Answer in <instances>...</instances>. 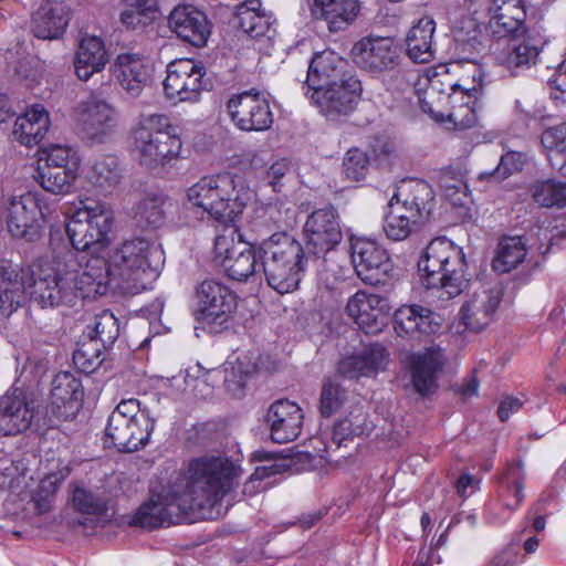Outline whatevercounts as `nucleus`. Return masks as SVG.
Masks as SVG:
<instances>
[{"instance_id": "3", "label": "nucleus", "mask_w": 566, "mask_h": 566, "mask_svg": "<svg viewBox=\"0 0 566 566\" xmlns=\"http://www.w3.org/2000/svg\"><path fill=\"white\" fill-rule=\"evenodd\" d=\"M187 198L208 219L228 227L238 221L252 199V191L237 175L223 172L201 177L188 188Z\"/></svg>"}, {"instance_id": "19", "label": "nucleus", "mask_w": 566, "mask_h": 566, "mask_svg": "<svg viewBox=\"0 0 566 566\" xmlns=\"http://www.w3.org/2000/svg\"><path fill=\"white\" fill-rule=\"evenodd\" d=\"M350 256L357 276L369 285L384 284L391 269L386 249L365 237L350 239Z\"/></svg>"}, {"instance_id": "1", "label": "nucleus", "mask_w": 566, "mask_h": 566, "mask_svg": "<svg viewBox=\"0 0 566 566\" xmlns=\"http://www.w3.org/2000/svg\"><path fill=\"white\" fill-rule=\"evenodd\" d=\"M106 263L88 258L83 265L72 250L55 255L33 271L9 261L0 262V315L9 317L25 301L27 293L42 308L75 306L78 301L106 294Z\"/></svg>"}, {"instance_id": "64", "label": "nucleus", "mask_w": 566, "mask_h": 566, "mask_svg": "<svg viewBox=\"0 0 566 566\" xmlns=\"http://www.w3.org/2000/svg\"><path fill=\"white\" fill-rule=\"evenodd\" d=\"M290 170V164L286 159H280L273 163L268 171L266 177L269 184L276 190V187L280 185V180L285 176V174Z\"/></svg>"}, {"instance_id": "62", "label": "nucleus", "mask_w": 566, "mask_h": 566, "mask_svg": "<svg viewBox=\"0 0 566 566\" xmlns=\"http://www.w3.org/2000/svg\"><path fill=\"white\" fill-rule=\"evenodd\" d=\"M71 469L69 465L59 468L56 471L48 473L40 483V489L46 494H54L62 482L70 475Z\"/></svg>"}, {"instance_id": "12", "label": "nucleus", "mask_w": 566, "mask_h": 566, "mask_svg": "<svg viewBox=\"0 0 566 566\" xmlns=\"http://www.w3.org/2000/svg\"><path fill=\"white\" fill-rule=\"evenodd\" d=\"M160 255V252L148 240L135 238L124 241L114 250L109 259L103 255H91V258H101L106 263L108 292L112 281L119 280L122 283L136 285L140 275L153 268V259Z\"/></svg>"}, {"instance_id": "15", "label": "nucleus", "mask_w": 566, "mask_h": 566, "mask_svg": "<svg viewBox=\"0 0 566 566\" xmlns=\"http://www.w3.org/2000/svg\"><path fill=\"white\" fill-rule=\"evenodd\" d=\"M304 249L317 261L334 250L343 239L340 217L337 209L327 205L308 214L304 224Z\"/></svg>"}, {"instance_id": "59", "label": "nucleus", "mask_w": 566, "mask_h": 566, "mask_svg": "<svg viewBox=\"0 0 566 566\" xmlns=\"http://www.w3.org/2000/svg\"><path fill=\"white\" fill-rule=\"evenodd\" d=\"M525 156L518 151H509L502 155L495 170L490 174L495 179H503L523 169Z\"/></svg>"}, {"instance_id": "23", "label": "nucleus", "mask_w": 566, "mask_h": 566, "mask_svg": "<svg viewBox=\"0 0 566 566\" xmlns=\"http://www.w3.org/2000/svg\"><path fill=\"white\" fill-rule=\"evenodd\" d=\"M117 111L107 101L92 95L80 105L78 124L83 136L93 143H103L115 129Z\"/></svg>"}, {"instance_id": "46", "label": "nucleus", "mask_w": 566, "mask_h": 566, "mask_svg": "<svg viewBox=\"0 0 566 566\" xmlns=\"http://www.w3.org/2000/svg\"><path fill=\"white\" fill-rule=\"evenodd\" d=\"M384 217L382 229L386 237L392 241H402L422 226L416 218L406 212L399 205L388 207Z\"/></svg>"}, {"instance_id": "37", "label": "nucleus", "mask_w": 566, "mask_h": 566, "mask_svg": "<svg viewBox=\"0 0 566 566\" xmlns=\"http://www.w3.org/2000/svg\"><path fill=\"white\" fill-rule=\"evenodd\" d=\"M50 125L48 111L36 104L15 119L13 134L21 144L31 147L45 137Z\"/></svg>"}, {"instance_id": "17", "label": "nucleus", "mask_w": 566, "mask_h": 566, "mask_svg": "<svg viewBox=\"0 0 566 566\" xmlns=\"http://www.w3.org/2000/svg\"><path fill=\"white\" fill-rule=\"evenodd\" d=\"M205 76L206 69L200 62L190 59L174 61L167 67L164 91L169 99L197 101L209 85Z\"/></svg>"}, {"instance_id": "38", "label": "nucleus", "mask_w": 566, "mask_h": 566, "mask_svg": "<svg viewBox=\"0 0 566 566\" xmlns=\"http://www.w3.org/2000/svg\"><path fill=\"white\" fill-rule=\"evenodd\" d=\"M436 30L434 20L424 15L408 31L406 36L407 55L415 63H429L434 57L432 39Z\"/></svg>"}, {"instance_id": "2", "label": "nucleus", "mask_w": 566, "mask_h": 566, "mask_svg": "<svg viewBox=\"0 0 566 566\" xmlns=\"http://www.w3.org/2000/svg\"><path fill=\"white\" fill-rule=\"evenodd\" d=\"M234 475L230 459L203 455L190 460L168 484L190 515L208 520L220 514L221 500L231 490Z\"/></svg>"}, {"instance_id": "21", "label": "nucleus", "mask_w": 566, "mask_h": 566, "mask_svg": "<svg viewBox=\"0 0 566 566\" xmlns=\"http://www.w3.org/2000/svg\"><path fill=\"white\" fill-rule=\"evenodd\" d=\"M363 85L357 75H350L339 84L327 86L307 96L328 120L348 116L357 106Z\"/></svg>"}, {"instance_id": "57", "label": "nucleus", "mask_w": 566, "mask_h": 566, "mask_svg": "<svg viewBox=\"0 0 566 566\" xmlns=\"http://www.w3.org/2000/svg\"><path fill=\"white\" fill-rule=\"evenodd\" d=\"M367 307L371 315V318L367 319L373 323L371 326H374V332L377 334L386 326L391 305L386 296L367 293Z\"/></svg>"}, {"instance_id": "4", "label": "nucleus", "mask_w": 566, "mask_h": 566, "mask_svg": "<svg viewBox=\"0 0 566 566\" xmlns=\"http://www.w3.org/2000/svg\"><path fill=\"white\" fill-rule=\"evenodd\" d=\"M260 269L268 285L280 294L298 289L313 258L287 232H275L259 243Z\"/></svg>"}, {"instance_id": "6", "label": "nucleus", "mask_w": 566, "mask_h": 566, "mask_svg": "<svg viewBox=\"0 0 566 566\" xmlns=\"http://www.w3.org/2000/svg\"><path fill=\"white\" fill-rule=\"evenodd\" d=\"M130 139L139 163L151 169L179 158L182 148L177 128L166 114H142L132 128Z\"/></svg>"}, {"instance_id": "9", "label": "nucleus", "mask_w": 566, "mask_h": 566, "mask_svg": "<svg viewBox=\"0 0 566 566\" xmlns=\"http://www.w3.org/2000/svg\"><path fill=\"white\" fill-rule=\"evenodd\" d=\"M258 223L231 229L229 234H219L214 239V261L228 277L245 282L260 269Z\"/></svg>"}, {"instance_id": "29", "label": "nucleus", "mask_w": 566, "mask_h": 566, "mask_svg": "<svg viewBox=\"0 0 566 566\" xmlns=\"http://www.w3.org/2000/svg\"><path fill=\"white\" fill-rule=\"evenodd\" d=\"M502 301L497 289H481L470 295L460 310V319L465 328L480 332L488 326Z\"/></svg>"}, {"instance_id": "16", "label": "nucleus", "mask_w": 566, "mask_h": 566, "mask_svg": "<svg viewBox=\"0 0 566 566\" xmlns=\"http://www.w3.org/2000/svg\"><path fill=\"white\" fill-rule=\"evenodd\" d=\"M505 43L496 42L491 46L492 57L499 66L504 67L511 75H520L522 72L536 65L543 51L546 39L539 34L527 31L521 38H506Z\"/></svg>"}, {"instance_id": "52", "label": "nucleus", "mask_w": 566, "mask_h": 566, "mask_svg": "<svg viewBox=\"0 0 566 566\" xmlns=\"http://www.w3.org/2000/svg\"><path fill=\"white\" fill-rule=\"evenodd\" d=\"M476 86L461 91V99L465 98L467 101L452 107L449 117L460 129L473 127L478 122V116L474 111L476 98L472 94L473 92L476 93Z\"/></svg>"}, {"instance_id": "24", "label": "nucleus", "mask_w": 566, "mask_h": 566, "mask_svg": "<svg viewBox=\"0 0 566 566\" xmlns=\"http://www.w3.org/2000/svg\"><path fill=\"white\" fill-rule=\"evenodd\" d=\"M350 75H357L348 62L332 51L316 53L307 69V76L304 83L305 95L316 93L331 85L339 84Z\"/></svg>"}, {"instance_id": "28", "label": "nucleus", "mask_w": 566, "mask_h": 566, "mask_svg": "<svg viewBox=\"0 0 566 566\" xmlns=\"http://www.w3.org/2000/svg\"><path fill=\"white\" fill-rule=\"evenodd\" d=\"M33 407L21 389L7 391L0 397V436H15L29 429Z\"/></svg>"}, {"instance_id": "60", "label": "nucleus", "mask_w": 566, "mask_h": 566, "mask_svg": "<svg viewBox=\"0 0 566 566\" xmlns=\"http://www.w3.org/2000/svg\"><path fill=\"white\" fill-rule=\"evenodd\" d=\"M361 432L359 427H354L353 422L348 418H344L337 421L332 430L331 446H335V449H339L343 446L346 447V442L353 440V438Z\"/></svg>"}, {"instance_id": "7", "label": "nucleus", "mask_w": 566, "mask_h": 566, "mask_svg": "<svg viewBox=\"0 0 566 566\" xmlns=\"http://www.w3.org/2000/svg\"><path fill=\"white\" fill-rule=\"evenodd\" d=\"M155 424L149 409L138 399H123L108 416L104 442L120 452L140 450L150 442Z\"/></svg>"}, {"instance_id": "44", "label": "nucleus", "mask_w": 566, "mask_h": 566, "mask_svg": "<svg viewBox=\"0 0 566 566\" xmlns=\"http://www.w3.org/2000/svg\"><path fill=\"white\" fill-rule=\"evenodd\" d=\"M84 334L88 337V342L103 349H108L118 338V319L112 312L103 311L93 317L92 323L86 326Z\"/></svg>"}, {"instance_id": "56", "label": "nucleus", "mask_w": 566, "mask_h": 566, "mask_svg": "<svg viewBox=\"0 0 566 566\" xmlns=\"http://www.w3.org/2000/svg\"><path fill=\"white\" fill-rule=\"evenodd\" d=\"M103 348L91 342H84L73 353L75 366L85 374H91L102 364Z\"/></svg>"}, {"instance_id": "47", "label": "nucleus", "mask_w": 566, "mask_h": 566, "mask_svg": "<svg viewBox=\"0 0 566 566\" xmlns=\"http://www.w3.org/2000/svg\"><path fill=\"white\" fill-rule=\"evenodd\" d=\"M80 156L77 151L66 145L52 144L42 148L38 159L36 167L56 166L67 169L80 168Z\"/></svg>"}, {"instance_id": "40", "label": "nucleus", "mask_w": 566, "mask_h": 566, "mask_svg": "<svg viewBox=\"0 0 566 566\" xmlns=\"http://www.w3.org/2000/svg\"><path fill=\"white\" fill-rule=\"evenodd\" d=\"M122 179V169L119 160L114 155H103L97 157L88 172V180L101 195L112 193L119 185Z\"/></svg>"}, {"instance_id": "31", "label": "nucleus", "mask_w": 566, "mask_h": 566, "mask_svg": "<svg viewBox=\"0 0 566 566\" xmlns=\"http://www.w3.org/2000/svg\"><path fill=\"white\" fill-rule=\"evenodd\" d=\"M114 72L124 91L138 96L147 85L151 66L146 56L139 53L124 52L116 56Z\"/></svg>"}, {"instance_id": "18", "label": "nucleus", "mask_w": 566, "mask_h": 566, "mask_svg": "<svg viewBox=\"0 0 566 566\" xmlns=\"http://www.w3.org/2000/svg\"><path fill=\"white\" fill-rule=\"evenodd\" d=\"M486 17V31L496 42L506 38H521L531 31L525 0H491Z\"/></svg>"}, {"instance_id": "8", "label": "nucleus", "mask_w": 566, "mask_h": 566, "mask_svg": "<svg viewBox=\"0 0 566 566\" xmlns=\"http://www.w3.org/2000/svg\"><path fill=\"white\" fill-rule=\"evenodd\" d=\"M113 224V212L105 203L83 198L66 223V234L75 251H91L92 255H101L111 242Z\"/></svg>"}, {"instance_id": "5", "label": "nucleus", "mask_w": 566, "mask_h": 566, "mask_svg": "<svg viewBox=\"0 0 566 566\" xmlns=\"http://www.w3.org/2000/svg\"><path fill=\"white\" fill-rule=\"evenodd\" d=\"M418 271L422 284L427 289H436L441 300L453 298L465 287V255L447 238L429 242L418 260Z\"/></svg>"}, {"instance_id": "32", "label": "nucleus", "mask_w": 566, "mask_h": 566, "mask_svg": "<svg viewBox=\"0 0 566 566\" xmlns=\"http://www.w3.org/2000/svg\"><path fill=\"white\" fill-rule=\"evenodd\" d=\"M107 63L104 41L96 35L83 36L74 57V71L78 80L88 81L95 73L102 72Z\"/></svg>"}, {"instance_id": "45", "label": "nucleus", "mask_w": 566, "mask_h": 566, "mask_svg": "<svg viewBox=\"0 0 566 566\" xmlns=\"http://www.w3.org/2000/svg\"><path fill=\"white\" fill-rule=\"evenodd\" d=\"M541 144L547 151L552 168L566 176V124L545 129L541 136Z\"/></svg>"}, {"instance_id": "34", "label": "nucleus", "mask_w": 566, "mask_h": 566, "mask_svg": "<svg viewBox=\"0 0 566 566\" xmlns=\"http://www.w3.org/2000/svg\"><path fill=\"white\" fill-rule=\"evenodd\" d=\"M69 22L70 12L64 3H46L33 14L31 31L38 39H57L64 33Z\"/></svg>"}, {"instance_id": "10", "label": "nucleus", "mask_w": 566, "mask_h": 566, "mask_svg": "<svg viewBox=\"0 0 566 566\" xmlns=\"http://www.w3.org/2000/svg\"><path fill=\"white\" fill-rule=\"evenodd\" d=\"M238 295L219 280L206 279L195 286L192 316L203 331L221 334L234 325Z\"/></svg>"}, {"instance_id": "43", "label": "nucleus", "mask_w": 566, "mask_h": 566, "mask_svg": "<svg viewBox=\"0 0 566 566\" xmlns=\"http://www.w3.org/2000/svg\"><path fill=\"white\" fill-rule=\"evenodd\" d=\"M123 4L119 21L126 29L143 30L157 18V0H123Z\"/></svg>"}, {"instance_id": "11", "label": "nucleus", "mask_w": 566, "mask_h": 566, "mask_svg": "<svg viewBox=\"0 0 566 566\" xmlns=\"http://www.w3.org/2000/svg\"><path fill=\"white\" fill-rule=\"evenodd\" d=\"M354 64L370 76L379 78L391 74L398 85L405 76L401 72L405 60L399 42L392 36L366 35L354 43L350 50Z\"/></svg>"}, {"instance_id": "50", "label": "nucleus", "mask_w": 566, "mask_h": 566, "mask_svg": "<svg viewBox=\"0 0 566 566\" xmlns=\"http://www.w3.org/2000/svg\"><path fill=\"white\" fill-rule=\"evenodd\" d=\"M163 206V196L147 195L137 203L135 217L143 227L158 228L165 219Z\"/></svg>"}, {"instance_id": "53", "label": "nucleus", "mask_w": 566, "mask_h": 566, "mask_svg": "<svg viewBox=\"0 0 566 566\" xmlns=\"http://www.w3.org/2000/svg\"><path fill=\"white\" fill-rule=\"evenodd\" d=\"M72 502L75 510L83 514L103 515L107 511V502L103 496L82 486L74 488Z\"/></svg>"}, {"instance_id": "36", "label": "nucleus", "mask_w": 566, "mask_h": 566, "mask_svg": "<svg viewBox=\"0 0 566 566\" xmlns=\"http://www.w3.org/2000/svg\"><path fill=\"white\" fill-rule=\"evenodd\" d=\"M84 390L80 378L70 371H61L52 380L51 403L52 406L65 409L61 415L77 411L83 401Z\"/></svg>"}, {"instance_id": "51", "label": "nucleus", "mask_w": 566, "mask_h": 566, "mask_svg": "<svg viewBox=\"0 0 566 566\" xmlns=\"http://www.w3.org/2000/svg\"><path fill=\"white\" fill-rule=\"evenodd\" d=\"M347 399V391L338 382L326 379L323 382L319 397V412L328 418L339 411Z\"/></svg>"}, {"instance_id": "42", "label": "nucleus", "mask_w": 566, "mask_h": 566, "mask_svg": "<svg viewBox=\"0 0 566 566\" xmlns=\"http://www.w3.org/2000/svg\"><path fill=\"white\" fill-rule=\"evenodd\" d=\"M78 176V168L67 169L46 165L36 167L33 175L34 180L46 191L54 195L69 193Z\"/></svg>"}, {"instance_id": "27", "label": "nucleus", "mask_w": 566, "mask_h": 566, "mask_svg": "<svg viewBox=\"0 0 566 566\" xmlns=\"http://www.w3.org/2000/svg\"><path fill=\"white\" fill-rule=\"evenodd\" d=\"M446 363V356L439 346H430L423 352L409 356V369L415 390L427 396L438 387V375Z\"/></svg>"}, {"instance_id": "20", "label": "nucleus", "mask_w": 566, "mask_h": 566, "mask_svg": "<svg viewBox=\"0 0 566 566\" xmlns=\"http://www.w3.org/2000/svg\"><path fill=\"white\" fill-rule=\"evenodd\" d=\"M186 507L178 499V495L168 484L163 488L161 493L144 503L132 518V524L142 528L154 530L170 524L181 523L190 517Z\"/></svg>"}, {"instance_id": "39", "label": "nucleus", "mask_w": 566, "mask_h": 566, "mask_svg": "<svg viewBox=\"0 0 566 566\" xmlns=\"http://www.w3.org/2000/svg\"><path fill=\"white\" fill-rule=\"evenodd\" d=\"M235 15L240 29L253 39L266 35L273 23L272 15L262 9L260 0H247L237 4Z\"/></svg>"}, {"instance_id": "25", "label": "nucleus", "mask_w": 566, "mask_h": 566, "mask_svg": "<svg viewBox=\"0 0 566 566\" xmlns=\"http://www.w3.org/2000/svg\"><path fill=\"white\" fill-rule=\"evenodd\" d=\"M395 202L421 224L429 220L437 205L432 187L422 179L403 181L389 200L388 207H394Z\"/></svg>"}, {"instance_id": "33", "label": "nucleus", "mask_w": 566, "mask_h": 566, "mask_svg": "<svg viewBox=\"0 0 566 566\" xmlns=\"http://www.w3.org/2000/svg\"><path fill=\"white\" fill-rule=\"evenodd\" d=\"M389 360L386 348L375 344L361 353L343 358L338 371L347 378L370 377L384 370Z\"/></svg>"}, {"instance_id": "35", "label": "nucleus", "mask_w": 566, "mask_h": 566, "mask_svg": "<svg viewBox=\"0 0 566 566\" xmlns=\"http://www.w3.org/2000/svg\"><path fill=\"white\" fill-rule=\"evenodd\" d=\"M314 14L327 23L331 32L352 24L360 10L359 0H313Z\"/></svg>"}, {"instance_id": "58", "label": "nucleus", "mask_w": 566, "mask_h": 566, "mask_svg": "<svg viewBox=\"0 0 566 566\" xmlns=\"http://www.w3.org/2000/svg\"><path fill=\"white\" fill-rule=\"evenodd\" d=\"M420 314L415 324V338L421 340L437 334L441 328V317L428 307L420 308Z\"/></svg>"}, {"instance_id": "63", "label": "nucleus", "mask_w": 566, "mask_h": 566, "mask_svg": "<svg viewBox=\"0 0 566 566\" xmlns=\"http://www.w3.org/2000/svg\"><path fill=\"white\" fill-rule=\"evenodd\" d=\"M440 84V77L434 76L429 80L428 86L423 90L422 93L418 94V101L421 109L429 114L431 117H436V111L433 107L432 99L436 96Z\"/></svg>"}, {"instance_id": "48", "label": "nucleus", "mask_w": 566, "mask_h": 566, "mask_svg": "<svg viewBox=\"0 0 566 566\" xmlns=\"http://www.w3.org/2000/svg\"><path fill=\"white\" fill-rule=\"evenodd\" d=\"M534 201L542 207H565L566 206V182L554 180L536 181L531 187Z\"/></svg>"}, {"instance_id": "22", "label": "nucleus", "mask_w": 566, "mask_h": 566, "mask_svg": "<svg viewBox=\"0 0 566 566\" xmlns=\"http://www.w3.org/2000/svg\"><path fill=\"white\" fill-rule=\"evenodd\" d=\"M7 211L8 230L13 237L29 242L41 238L43 214L34 195L29 192L13 198Z\"/></svg>"}, {"instance_id": "61", "label": "nucleus", "mask_w": 566, "mask_h": 566, "mask_svg": "<svg viewBox=\"0 0 566 566\" xmlns=\"http://www.w3.org/2000/svg\"><path fill=\"white\" fill-rule=\"evenodd\" d=\"M439 185L447 196L465 193L468 186L460 174L452 169H444L439 176Z\"/></svg>"}, {"instance_id": "55", "label": "nucleus", "mask_w": 566, "mask_h": 566, "mask_svg": "<svg viewBox=\"0 0 566 566\" xmlns=\"http://www.w3.org/2000/svg\"><path fill=\"white\" fill-rule=\"evenodd\" d=\"M422 305L410 304L402 305L395 311L394 329L399 337L412 339L415 338L416 321L419 317Z\"/></svg>"}, {"instance_id": "14", "label": "nucleus", "mask_w": 566, "mask_h": 566, "mask_svg": "<svg viewBox=\"0 0 566 566\" xmlns=\"http://www.w3.org/2000/svg\"><path fill=\"white\" fill-rule=\"evenodd\" d=\"M226 111L234 127L245 133L269 130L274 122L269 99L255 88L232 94Z\"/></svg>"}, {"instance_id": "49", "label": "nucleus", "mask_w": 566, "mask_h": 566, "mask_svg": "<svg viewBox=\"0 0 566 566\" xmlns=\"http://www.w3.org/2000/svg\"><path fill=\"white\" fill-rule=\"evenodd\" d=\"M370 168V157L359 147L349 148L343 158L342 175L346 180L359 182L366 179Z\"/></svg>"}, {"instance_id": "41", "label": "nucleus", "mask_w": 566, "mask_h": 566, "mask_svg": "<svg viewBox=\"0 0 566 566\" xmlns=\"http://www.w3.org/2000/svg\"><path fill=\"white\" fill-rule=\"evenodd\" d=\"M526 254V242L523 237H503L497 244L492 268L497 273H509L525 260Z\"/></svg>"}, {"instance_id": "26", "label": "nucleus", "mask_w": 566, "mask_h": 566, "mask_svg": "<svg viewBox=\"0 0 566 566\" xmlns=\"http://www.w3.org/2000/svg\"><path fill=\"white\" fill-rule=\"evenodd\" d=\"M304 415L302 408L287 399L271 403L265 421L270 427V437L275 443H287L295 440L302 431Z\"/></svg>"}, {"instance_id": "30", "label": "nucleus", "mask_w": 566, "mask_h": 566, "mask_svg": "<svg viewBox=\"0 0 566 566\" xmlns=\"http://www.w3.org/2000/svg\"><path fill=\"white\" fill-rule=\"evenodd\" d=\"M168 22L178 38L195 46L205 45L211 32L207 15L192 6L175 8Z\"/></svg>"}, {"instance_id": "54", "label": "nucleus", "mask_w": 566, "mask_h": 566, "mask_svg": "<svg viewBox=\"0 0 566 566\" xmlns=\"http://www.w3.org/2000/svg\"><path fill=\"white\" fill-rule=\"evenodd\" d=\"M345 311L366 334H375L374 326H371L373 323L366 319L371 318L367 307V292L359 290L350 296Z\"/></svg>"}, {"instance_id": "13", "label": "nucleus", "mask_w": 566, "mask_h": 566, "mask_svg": "<svg viewBox=\"0 0 566 566\" xmlns=\"http://www.w3.org/2000/svg\"><path fill=\"white\" fill-rule=\"evenodd\" d=\"M526 474L521 460L506 464L496 478L495 496L486 506V518L492 524L506 522L522 505Z\"/></svg>"}]
</instances>
